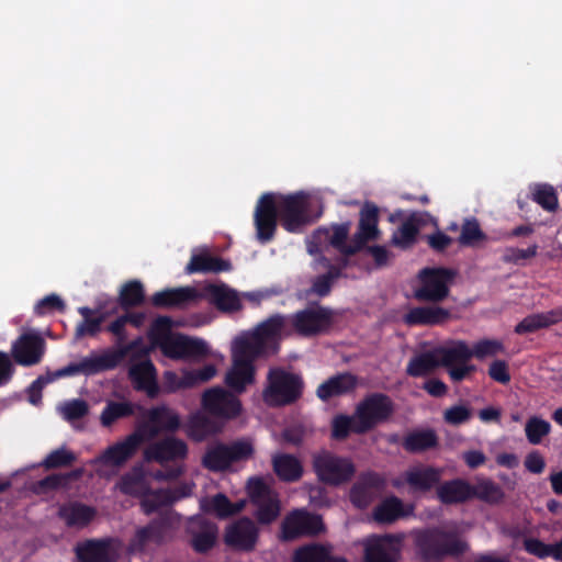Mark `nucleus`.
I'll return each mask as SVG.
<instances>
[{"instance_id": "nucleus-1", "label": "nucleus", "mask_w": 562, "mask_h": 562, "mask_svg": "<svg viewBox=\"0 0 562 562\" xmlns=\"http://www.w3.org/2000/svg\"><path fill=\"white\" fill-rule=\"evenodd\" d=\"M278 221L289 233H300L312 224L314 220L308 195L302 191L291 194L263 193L254 213L256 235L261 244L273 239Z\"/></svg>"}, {"instance_id": "nucleus-2", "label": "nucleus", "mask_w": 562, "mask_h": 562, "mask_svg": "<svg viewBox=\"0 0 562 562\" xmlns=\"http://www.w3.org/2000/svg\"><path fill=\"white\" fill-rule=\"evenodd\" d=\"M416 548L424 561H440L446 557H459L467 552L468 544L458 533L439 527L428 528L416 536Z\"/></svg>"}, {"instance_id": "nucleus-3", "label": "nucleus", "mask_w": 562, "mask_h": 562, "mask_svg": "<svg viewBox=\"0 0 562 562\" xmlns=\"http://www.w3.org/2000/svg\"><path fill=\"white\" fill-rule=\"evenodd\" d=\"M305 382L300 373L273 367L268 371L262 396L270 406H289L303 396Z\"/></svg>"}, {"instance_id": "nucleus-4", "label": "nucleus", "mask_w": 562, "mask_h": 562, "mask_svg": "<svg viewBox=\"0 0 562 562\" xmlns=\"http://www.w3.org/2000/svg\"><path fill=\"white\" fill-rule=\"evenodd\" d=\"M135 346L136 342L131 341L116 350H106L101 355L86 357L80 362H72L64 368L56 370L55 372L47 375V378H50L54 381L55 379L71 376L79 373L85 375H93L100 372L113 370L121 363V361Z\"/></svg>"}, {"instance_id": "nucleus-5", "label": "nucleus", "mask_w": 562, "mask_h": 562, "mask_svg": "<svg viewBox=\"0 0 562 562\" xmlns=\"http://www.w3.org/2000/svg\"><path fill=\"white\" fill-rule=\"evenodd\" d=\"M286 317L291 335L296 334L304 338L328 333L334 323L333 310L319 304L308 305Z\"/></svg>"}, {"instance_id": "nucleus-6", "label": "nucleus", "mask_w": 562, "mask_h": 562, "mask_svg": "<svg viewBox=\"0 0 562 562\" xmlns=\"http://www.w3.org/2000/svg\"><path fill=\"white\" fill-rule=\"evenodd\" d=\"M312 465L317 480L329 486L347 484L356 474V465L350 458L330 451L315 454Z\"/></svg>"}, {"instance_id": "nucleus-7", "label": "nucleus", "mask_w": 562, "mask_h": 562, "mask_svg": "<svg viewBox=\"0 0 562 562\" xmlns=\"http://www.w3.org/2000/svg\"><path fill=\"white\" fill-rule=\"evenodd\" d=\"M394 409V403L389 395L380 392L366 395L355 408L358 418L357 435H364L389 420Z\"/></svg>"}, {"instance_id": "nucleus-8", "label": "nucleus", "mask_w": 562, "mask_h": 562, "mask_svg": "<svg viewBox=\"0 0 562 562\" xmlns=\"http://www.w3.org/2000/svg\"><path fill=\"white\" fill-rule=\"evenodd\" d=\"M456 276L457 271L451 268H424L418 274L420 285L414 291V297L420 302H442Z\"/></svg>"}, {"instance_id": "nucleus-9", "label": "nucleus", "mask_w": 562, "mask_h": 562, "mask_svg": "<svg viewBox=\"0 0 562 562\" xmlns=\"http://www.w3.org/2000/svg\"><path fill=\"white\" fill-rule=\"evenodd\" d=\"M254 452L252 445L246 440H236L229 445L220 442L207 448L202 465L212 472H223L234 463L249 460Z\"/></svg>"}, {"instance_id": "nucleus-10", "label": "nucleus", "mask_w": 562, "mask_h": 562, "mask_svg": "<svg viewBox=\"0 0 562 562\" xmlns=\"http://www.w3.org/2000/svg\"><path fill=\"white\" fill-rule=\"evenodd\" d=\"M134 341L138 345V341ZM136 347L127 353H131L128 379L136 391L145 392L149 398H155L159 394L157 370L148 358L147 351L145 349L134 351Z\"/></svg>"}, {"instance_id": "nucleus-11", "label": "nucleus", "mask_w": 562, "mask_h": 562, "mask_svg": "<svg viewBox=\"0 0 562 562\" xmlns=\"http://www.w3.org/2000/svg\"><path fill=\"white\" fill-rule=\"evenodd\" d=\"M161 352L175 360H202L209 356L207 344L201 338L183 334L167 335L161 344Z\"/></svg>"}, {"instance_id": "nucleus-12", "label": "nucleus", "mask_w": 562, "mask_h": 562, "mask_svg": "<svg viewBox=\"0 0 562 562\" xmlns=\"http://www.w3.org/2000/svg\"><path fill=\"white\" fill-rule=\"evenodd\" d=\"M145 420L137 427L145 441L156 438L160 432H175L180 428V416L166 405H159L147 409Z\"/></svg>"}, {"instance_id": "nucleus-13", "label": "nucleus", "mask_w": 562, "mask_h": 562, "mask_svg": "<svg viewBox=\"0 0 562 562\" xmlns=\"http://www.w3.org/2000/svg\"><path fill=\"white\" fill-rule=\"evenodd\" d=\"M325 526L319 515L304 509H295L288 514L281 524V539L292 541L303 536H317Z\"/></svg>"}, {"instance_id": "nucleus-14", "label": "nucleus", "mask_w": 562, "mask_h": 562, "mask_svg": "<svg viewBox=\"0 0 562 562\" xmlns=\"http://www.w3.org/2000/svg\"><path fill=\"white\" fill-rule=\"evenodd\" d=\"M403 537L400 535H371L363 541L364 562H396Z\"/></svg>"}, {"instance_id": "nucleus-15", "label": "nucleus", "mask_w": 562, "mask_h": 562, "mask_svg": "<svg viewBox=\"0 0 562 562\" xmlns=\"http://www.w3.org/2000/svg\"><path fill=\"white\" fill-rule=\"evenodd\" d=\"M202 407L210 415L226 419L235 418L241 412L239 398L220 386L209 389L203 393Z\"/></svg>"}, {"instance_id": "nucleus-16", "label": "nucleus", "mask_w": 562, "mask_h": 562, "mask_svg": "<svg viewBox=\"0 0 562 562\" xmlns=\"http://www.w3.org/2000/svg\"><path fill=\"white\" fill-rule=\"evenodd\" d=\"M45 349V339L38 333L30 330L12 342L11 356L18 364L32 367L42 361Z\"/></svg>"}, {"instance_id": "nucleus-17", "label": "nucleus", "mask_w": 562, "mask_h": 562, "mask_svg": "<svg viewBox=\"0 0 562 562\" xmlns=\"http://www.w3.org/2000/svg\"><path fill=\"white\" fill-rule=\"evenodd\" d=\"M259 539V529L249 517H241L229 524L225 529L226 546L244 552L252 551Z\"/></svg>"}, {"instance_id": "nucleus-18", "label": "nucleus", "mask_w": 562, "mask_h": 562, "mask_svg": "<svg viewBox=\"0 0 562 562\" xmlns=\"http://www.w3.org/2000/svg\"><path fill=\"white\" fill-rule=\"evenodd\" d=\"M188 457V445L182 439L176 437H166L150 443L144 451L146 461H155L160 465L168 462L177 463Z\"/></svg>"}, {"instance_id": "nucleus-19", "label": "nucleus", "mask_w": 562, "mask_h": 562, "mask_svg": "<svg viewBox=\"0 0 562 562\" xmlns=\"http://www.w3.org/2000/svg\"><path fill=\"white\" fill-rule=\"evenodd\" d=\"M252 334L272 355H276L280 349L282 337L291 336L286 315L277 313L269 316L256 326Z\"/></svg>"}, {"instance_id": "nucleus-20", "label": "nucleus", "mask_w": 562, "mask_h": 562, "mask_svg": "<svg viewBox=\"0 0 562 562\" xmlns=\"http://www.w3.org/2000/svg\"><path fill=\"white\" fill-rule=\"evenodd\" d=\"M384 487L385 479L380 473L362 472L350 488V502L358 508H366Z\"/></svg>"}, {"instance_id": "nucleus-21", "label": "nucleus", "mask_w": 562, "mask_h": 562, "mask_svg": "<svg viewBox=\"0 0 562 562\" xmlns=\"http://www.w3.org/2000/svg\"><path fill=\"white\" fill-rule=\"evenodd\" d=\"M201 299L193 286L167 288L154 293L150 303L157 308L184 310Z\"/></svg>"}, {"instance_id": "nucleus-22", "label": "nucleus", "mask_w": 562, "mask_h": 562, "mask_svg": "<svg viewBox=\"0 0 562 562\" xmlns=\"http://www.w3.org/2000/svg\"><path fill=\"white\" fill-rule=\"evenodd\" d=\"M191 535V547L198 553H206L216 543L218 528L215 522L202 517H192L188 525Z\"/></svg>"}, {"instance_id": "nucleus-23", "label": "nucleus", "mask_w": 562, "mask_h": 562, "mask_svg": "<svg viewBox=\"0 0 562 562\" xmlns=\"http://www.w3.org/2000/svg\"><path fill=\"white\" fill-rule=\"evenodd\" d=\"M351 223L345 222L340 224H334L331 227H319L313 234V239L316 243L328 241L340 254L356 255L359 252V246L352 240L351 244H347L346 240L350 233Z\"/></svg>"}, {"instance_id": "nucleus-24", "label": "nucleus", "mask_w": 562, "mask_h": 562, "mask_svg": "<svg viewBox=\"0 0 562 562\" xmlns=\"http://www.w3.org/2000/svg\"><path fill=\"white\" fill-rule=\"evenodd\" d=\"M379 229V209L372 202H366L359 213L358 229L353 235V241L362 250L367 243L374 241L380 238Z\"/></svg>"}, {"instance_id": "nucleus-25", "label": "nucleus", "mask_w": 562, "mask_h": 562, "mask_svg": "<svg viewBox=\"0 0 562 562\" xmlns=\"http://www.w3.org/2000/svg\"><path fill=\"white\" fill-rule=\"evenodd\" d=\"M75 553L79 562H115L116 560V552L109 538L78 542Z\"/></svg>"}, {"instance_id": "nucleus-26", "label": "nucleus", "mask_w": 562, "mask_h": 562, "mask_svg": "<svg viewBox=\"0 0 562 562\" xmlns=\"http://www.w3.org/2000/svg\"><path fill=\"white\" fill-rule=\"evenodd\" d=\"M173 522V513H164L158 518L153 519L148 525L137 529L132 540L133 549L142 551L149 541L160 543Z\"/></svg>"}, {"instance_id": "nucleus-27", "label": "nucleus", "mask_w": 562, "mask_h": 562, "mask_svg": "<svg viewBox=\"0 0 562 562\" xmlns=\"http://www.w3.org/2000/svg\"><path fill=\"white\" fill-rule=\"evenodd\" d=\"M441 470L432 465H416L403 474L404 483L414 493H427L437 486L441 480Z\"/></svg>"}, {"instance_id": "nucleus-28", "label": "nucleus", "mask_w": 562, "mask_h": 562, "mask_svg": "<svg viewBox=\"0 0 562 562\" xmlns=\"http://www.w3.org/2000/svg\"><path fill=\"white\" fill-rule=\"evenodd\" d=\"M452 317L451 311L438 305L417 306L411 308L404 316L409 326H439Z\"/></svg>"}, {"instance_id": "nucleus-29", "label": "nucleus", "mask_w": 562, "mask_h": 562, "mask_svg": "<svg viewBox=\"0 0 562 562\" xmlns=\"http://www.w3.org/2000/svg\"><path fill=\"white\" fill-rule=\"evenodd\" d=\"M145 442L137 429L123 441L110 446L102 454V461L106 464L120 467L131 459L139 446Z\"/></svg>"}, {"instance_id": "nucleus-30", "label": "nucleus", "mask_w": 562, "mask_h": 562, "mask_svg": "<svg viewBox=\"0 0 562 562\" xmlns=\"http://www.w3.org/2000/svg\"><path fill=\"white\" fill-rule=\"evenodd\" d=\"M205 291L210 302L221 312L231 314L243 308L239 293L225 283L210 284Z\"/></svg>"}, {"instance_id": "nucleus-31", "label": "nucleus", "mask_w": 562, "mask_h": 562, "mask_svg": "<svg viewBox=\"0 0 562 562\" xmlns=\"http://www.w3.org/2000/svg\"><path fill=\"white\" fill-rule=\"evenodd\" d=\"M272 353L256 337L252 331L235 339L233 345V359L246 361L254 364L258 358L271 356Z\"/></svg>"}, {"instance_id": "nucleus-32", "label": "nucleus", "mask_w": 562, "mask_h": 562, "mask_svg": "<svg viewBox=\"0 0 562 562\" xmlns=\"http://www.w3.org/2000/svg\"><path fill=\"white\" fill-rule=\"evenodd\" d=\"M57 515L69 528H85L94 519L97 510L80 502H69L58 508Z\"/></svg>"}, {"instance_id": "nucleus-33", "label": "nucleus", "mask_w": 562, "mask_h": 562, "mask_svg": "<svg viewBox=\"0 0 562 562\" xmlns=\"http://www.w3.org/2000/svg\"><path fill=\"white\" fill-rule=\"evenodd\" d=\"M246 501L231 502L229 498L223 494L217 493L210 498L201 502V509L205 514L214 515L218 519H227L244 510Z\"/></svg>"}, {"instance_id": "nucleus-34", "label": "nucleus", "mask_w": 562, "mask_h": 562, "mask_svg": "<svg viewBox=\"0 0 562 562\" xmlns=\"http://www.w3.org/2000/svg\"><path fill=\"white\" fill-rule=\"evenodd\" d=\"M357 386V378L349 373H339L330 376L328 380L318 385L316 395L326 402L335 396H340L353 391Z\"/></svg>"}, {"instance_id": "nucleus-35", "label": "nucleus", "mask_w": 562, "mask_h": 562, "mask_svg": "<svg viewBox=\"0 0 562 562\" xmlns=\"http://www.w3.org/2000/svg\"><path fill=\"white\" fill-rule=\"evenodd\" d=\"M562 321V307L548 312L535 313L526 316L514 328L517 335L536 333L539 329L548 328Z\"/></svg>"}, {"instance_id": "nucleus-36", "label": "nucleus", "mask_w": 562, "mask_h": 562, "mask_svg": "<svg viewBox=\"0 0 562 562\" xmlns=\"http://www.w3.org/2000/svg\"><path fill=\"white\" fill-rule=\"evenodd\" d=\"M401 446L408 453H423L436 449L439 446V438L431 428L415 429L402 439Z\"/></svg>"}, {"instance_id": "nucleus-37", "label": "nucleus", "mask_w": 562, "mask_h": 562, "mask_svg": "<svg viewBox=\"0 0 562 562\" xmlns=\"http://www.w3.org/2000/svg\"><path fill=\"white\" fill-rule=\"evenodd\" d=\"M292 562H348V560L341 555H334L329 546L308 543L293 552Z\"/></svg>"}, {"instance_id": "nucleus-38", "label": "nucleus", "mask_w": 562, "mask_h": 562, "mask_svg": "<svg viewBox=\"0 0 562 562\" xmlns=\"http://www.w3.org/2000/svg\"><path fill=\"white\" fill-rule=\"evenodd\" d=\"M437 497L445 505L465 503L471 499V483L462 479L446 481L438 486Z\"/></svg>"}, {"instance_id": "nucleus-39", "label": "nucleus", "mask_w": 562, "mask_h": 562, "mask_svg": "<svg viewBox=\"0 0 562 562\" xmlns=\"http://www.w3.org/2000/svg\"><path fill=\"white\" fill-rule=\"evenodd\" d=\"M438 367L447 370L454 366L469 362L472 358L471 348L463 340L453 341L449 346L437 348L436 350Z\"/></svg>"}, {"instance_id": "nucleus-40", "label": "nucleus", "mask_w": 562, "mask_h": 562, "mask_svg": "<svg viewBox=\"0 0 562 562\" xmlns=\"http://www.w3.org/2000/svg\"><path fill=\"white\" fill-rule=\"evenodd\" d=\"M272 469L282 482H296L303 475V465L299 458L289 453H277L272 457Z\"/></svg>"}, {"instance_id": "nucleus-41", "label": "nucleus", "mask_w": 562, "mask_h": 562, "mask_svg": "<svg viewBox=\"0 0 562 562\" xmlns=\"http://www.w3.org/2000/svg\"><path fill=\"white\" fill-rule=\"evenodd\" d=\"M231 262L220 257L211 256L207 252L192 255L189 263L186 267L188 274L193 273H209V272H223L231 270Z\"/></svg>"}, {"instance_id": "nucleus-42", "label": "nucleus", "mask_w": 562, "mask_h": 562, "mask_svg": "<svg viewBox=\"0 0 562 562\" xmlns=\"http://www.w3.org/2000/svg\"><path fill=\"white\" fill-rule=\"evenodd\" d=\"M254 381L255 366L246 361L233 359V367L225 378L227 386L237 393H241L245 391L246 386Z\"/></svg>"}, {"instance_id": "nucleus-43", "label": "nucleus", "mask_w": 562, "mask_h": 562, "mask_svg": "<svg viewBox=\"0 0 562 562\" xmlns=\"http://www.w3.org/2000/svg\"><path fill=\"white\" fill-rule=\"evenodd\" d=\"M422 224L423 220L418 214H411L393 233L391 238L392 245L402 249L412 247L416 241Z\"/></svg>"}, {"instance_id": "nucleus-44", "label": "nucleus", "mask_w": 562, "mask_h": 562, "mask_svg": "<svg viewBox=\"0 0 562 562\" xmlns=\"http://www.w3.org/2000/svg\"><path fill=\"white\" fill-rule=\"evenodd\" d=\"M407 514L403 501L396 496L386 497L373 510L374 520L380 524H392Z\"/></svg>"}, {"instance_id": "nucleus-45", "label": "nucleus", "mask_w": 562, "mask_h": 562, "mask_svg": "<svg viewBox=\"0 0 562 562\" xmlns=\"http://www.w3.org/2000/svg\"><path fill=\"white\" fill-rule=\"evenodd\" d=\"M216 431L213 420L203 413H194L187 423V434L194 441H202Z\"/></svg>"}, {"instance_id": "nucleus-46", "label": "nucleus", "mask_w": 562, "mask_h": 562, "mask_svg": "<svg viewBox=\"0 0 562 562\" xmlns=\"http://www.w3.org/2000/svg\"><path fill=\"white\" fill-rule=\"evenodd\" d=\"M530 198L544 211L554 212L559 207L555 189L549 183H533L529 187Z\"/></svg>"}, {"instance_id": "nucleus-47", "label": "nucleus", "mask_w": 562, "mask_h": 562, "mask_svg": "<svg viewBox=\"0 0 562 562\" xmlns=\"http://www.w3.org/2000/svg\"><path fill=\"white\" fill-rule=\"evenodd\" d=\"M487 235L482 231L479 221L475 217L464 218L461 225V233L458 243L463 247H476L480 243L485 241Z\"/></svg>"}, {"instance_id": "nucleus-48", "label": "nucleus", "mask_w": 562, "mask_h": 562, "mask_svg": "<svg viewBox=\"0 0 562 562\" xmlns=\"http://www.w3.org/2000/svg\"><path fill=\"white\" fill-rule=\"evenodd\" d=\"M82 473L81 469L74 470L69 473H54L45 476L34 484L33 491L37 494L56 491L60 487H65L69 481L77 480Z\"/></svg>"}, {"instance_id": "nucleus-49", "label": "nucleus", "mask_w": 562, "mask_h": 562, "mask_svg": "<svg viewBox=\"0 0 562 562\" xmlns=\"http://www.w3.org/2000/svg\"><path fill=\"white\" fill-rule=\"evenodd\" d=\"M476 498L488 504H497L504 498V492L498 484L492 480H482L471 484V499Z\"/></svg>"}, {"instance_id": "nucleus-50", "label": "nucleus", "mask_w": 562, "mask_h": 562, "mask_svg": "<svg viewBox=\"0 0 562 562\" xmlns=\"http://www.w3.org/2000/svg\"><path fill=\"white\" fill-rule=\"evenodd\" d=\"M120 305L123 310L139 306L145 301L144 285L138 280L126 282L120 291Z\"/></svg>"}, {"instance_id": "nucleus-51", "label": "nucleus", "mask_w": 562, "mask_h": 562, "mask_svg": "<svg viewBox=\"0 0 562 562\" xmlns=\"http://www.w3.org/2000/svg\"><path fill=\"white\" fill-rule=\"evenodd\" d=\"M172 505L171 494L167 488L151 490L147 486V492L140 497V506L146 515H150L162 506Z\"/></svg>"}, {"instance_id": "nucleus-52", "label": "nucleus", "mask_w": 562, "mask_h": 562, "mask_svg": "<svg viewBox=\"0 0 562 562\" xmlns=\"http://www.w3.org/2000/svg\"><path fill=\"white\" fill-rule=\"evenodd\" d=\"M135 405L130 402H114L110 401L103 408L100 422L104 427H110L114 422L120 418H125L134 415Z\"/></svg>"}, {"instance_id": "nucleus-53", "label": "nucleus", "mask_w": 562, "mask_h": 562, "mask_svg": "<svg viewBox=\"0 0 562 562\" xmlns=\"http://www.w3.org/2000/svg\"><path fill=\"white\" fill-rule=\"evenodd\" d=\"M256 512L255 518L260 525H270L280 516L281 503L278 494L254 504Z\"/></svg>"}, {"instance_id": "nucleus-54", "label": "nucleus", "mask_w": 562, "mask_h": 562, "mask_svg": "<svg viewBox=\"0 0 562 562\" xmlns=\"http://www.w3.org/2000/svg\"><path fill=\"white\" fill-rule=\"evenodd\" d=\"M339 279V270L333 268L325 273L315 276L311 280V286L306 291L307 295H316L318 297H326L330 294L335 282Z\"/></svg>"}, {"instance_id": "nucleus-55", "label": "nucleus", "mask_w": 562, "mask_h": 562, "mask_svg": "<svg viewBox=\"0 0 562 562\" xmlns=\"http://www.w3.org/2000/svg\"><path fill=\"white\" fill-rule=\"evenodd\" d=\"M358 418L353 415L338 414L331 419V438L334 440H346L350 434H357Z\"/></svg>"}, {"instance_id": "nucleus-56", "label": "nucleus", "mask_w": 562, "mask_h": 562, "mask_svg": "<svg viewBox=\"0 0 562 562\" xmlns=\"http://www.w3.org/2000/svg\"><path fill=\"white\" fill-rule=\"evenodd\" d=\"M438 368L436 351L425 352L411 359L406 372L411 376H423Z\"/></svg>"}, {"instance_id": "nucleus-57", "label": "nucleus", "mask_w": 562, "mask_h": 562, "mask_svg": "<svg viewBox=\"0 0 562 562\" xmlns=\"http://www.w3.org/2000/svg\"><path fill=\"white\" fill-rule=\"evenodd\" d=\"M78 311L82 315L83 321L76 328V337L95 336L101 330V325L104 321L103 315L92 318L93 312L87 306L80 307Z\"/></svg>"}, {"instance_id": "nucleus-58", "label": "nucleus", "mask_w": 562, "mask_h": 562, "mask_svg": "<svg viewBox=\"0 0 562 562\" xmlns=\"http://www.w3.org/2000/svg\"><path fill=\"white\" fill-rule=\"evenodd\" d=\"M216 374L214 364L209 363L196 370L183 371L182 386L186 389L194 387L212 380Z\"/></svg>"}, {"instance_id": "nucleus-59", "label": "nucleus", "mask_w": 562, "mask_h": 562, "mask_svg": "<svg viewBox=\"0 0 562 562\" xmlns=\"http://www.w3.org/2000/svg\"><path fill=\"white\" fill-rule=\"evenodd\" d=\"M77 460V456L66 448H58L53 450L43 460L42 465L46 470L66 468L71 465Z\"/></svg>"}, {"instance_id": "nucleus-60", "label": "nucleus", "mask_w": 562, "mask_h": 562, "mask_svg": "<svg viewBox=\"0 0 562 562\" xmlns=\"http://www.w3.org/2000/svg\"><path fill=\"white\" fill-rule=\"evenodd\" d=\"M551 425L539 417H531L526 424V437L531 445H539L544 436L550 432Z\"/></svg>"}, {"instance_id": "nucleus-61", "label": "nucleus", "mask_w": 562, "mask_h": 562, "mask_svg": "<svg viewBox=\"0 0 562 562\" xmlns=\"http://www.w3.org/2000/svg\"><path fill=\"white\" fill-rule=\"evenodd\" d=\"M147 486V482L140 475L126 474L120 482V491L123 494L139 498L146 494Z\"/></svg>"}, {"instance_id": "nucleus-62", "label": "nucleus", "mask_w": 562, "mask_h": 562, "mask_svg": "<svg viewBox=\"0 0 562 562\" xmlns=\"http://www.w3.org/2000/svg\"><path fill=\"white\" fill-rule=\"evenodd\" d=\"M504 351V345L496 339H482L476 341L471 349L472 357L484 359Z\"/></svg>"}, {"instance_id": "nucleus-63", "label": "nucleus", "mask_w": 562, "mask_h": 562, "mask_svg": "<svg viewBox=\"0 0 562 562\" xmlns=\"http://www.w3.org/2000/svg\"><path fill=\"white\" fill-rule=\"evenodd\" d=\"M538 245L533 244L526 249L507 247L504 251L502 260L505 263L521 265L522 261L537 256Z\"/></svg>"}, {"instance_id": "nucleus-64", "label": "nucleus", "mask_w": 562, "mask_h": 562, "mask_svg": "<svg viewBox=\"0 0 562 562\" xmlns=\"http://www.w3.org/2000/svg\"><path fill=\"white\" fill-rule=\"evenodd\" d=\"M247 491L252 505L276 494L261 477H251Z\"/></svg>"}]
</instances>
